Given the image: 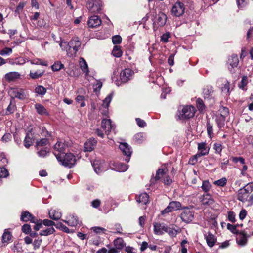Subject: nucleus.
I'll use <instances>...</instances> for the list:
<instances>
[{
  "instance_id": "f257e3e1",
  "label": "nucleus",
  "mask_w": 253,
  "mask_h": 253,
  "mask_svg": "<svg viewBox=\"0 0 253 253\" xmlns=\"http://www.w3.org/2000/svg\"><path fill=\"white\" fill-rule=\"evenodd\" d=\"M55 157L62 165L69 168H72L76 162L75 156L71 153L65 154L64 152V154L61 156L55 153Z\"/></svg>"
},
{
  "instance_id": "f03ea898",
  "label": "nucleus",
  "mask_w": 253,
  "mask_h": 253,
  "mask_svg": "<svg viewBox=\"0 0 253 253\" xmlns=\"http://www.w3.org/2000/svg\"><path fill=\"white\" fill-rule=\"evenodd\" d=\"M180 217L182 221L186 223L191 222L194 219V211L192 207H184Z\"/></svg>"
},
{
  "instance_id": "7ed1b4c3",
  "label": "nucleus",
  "mask_w": 253,
  "mask_h": 253,
  "mask_svg": "<svg viewBox=\"0 0 253 253\" xmlns=\"http://www.w3.org/2000/svg\"><path fill=\"white\" fill-rule=\"evenodd\" d=\"M68 44L67 55L69 57L73 56L79 50L81 42L78 38H74L68 42Z\"/></svg>"
},
{
  "instance_id": "20e7f679",
  "label": "nucleus",
  "mask_w": 253,
  "mask_h": 253,
  "mask_svg": "<svg viewBox=\"0 0 253 253\" xmlns=\"http://www.w3.org/2000/svg\"><path fill=\"white\" fill-rule=\"evenodd\" d=\"M195 113V109L192 106H186L181 110L178 109V116L180 119H189L193 117Z\"/></svg>"
},
{
  "instance_id": "39448f33",
  "label": "nucleus",
  "mask_w": 253,
  "mask_h": 253,
  "mask_svg": "<svg viewBox=\"0 0 253 253\" xmlns=\"http://www.w3.org/2000/svg\"><path fill=\"white\" fill-rule=\"evenodd\" d=\"M102 6V2L100 0H88L86 3V7L91 13L99 12Z\"/></svg>"
},
{
  "instance_id": "423d86ee",
  "label": "nucleus",
  "mask_w": 253,
  "mask_h": 253,
  "mask_svg": "<svg viewBox=\"0 0 253 253\" xmlns=\"http://www.w3.org/2000/svg\"><path fill=\"white\" fill-rule=\"evenodd\" d=\"M185 7L184 4L180 1H177L171 9L172 14L176 17H179L183 14Z\"/></svg>"
},
{
  "instance_id": "0eeeda50",
  "label": "nucleus",
  "mask_w": 253,
  "mask_h": 253,
  "mask_svg": "<svg viewBox=\"0 0 253 253\" xmlns=\"http://www.w3.org/2000/svg\"><path fill=\"white\" fill-rule=\"evenodd\" d=\"M250 190L252 191L251 185L248 184L245 186H243V188L238 190V200L242 202L247 200L249 195Z\"/></svg>"
},
{
  "instance_id": "6e6552de",
  "label": "nucleus",
  "mask_w": 253,
  "mask_h": 253,
  "mask_svg": "<svg viewBox=\"0 0 253 253\" xmlns=\"http://www.w3.org/2000/svg\"><path fill=\"white\" fill-rule=\"evenodd\" d=\"M119 148L123 154L126 156L125 158V161L128 162L132 154L131 147L127 143L123 142L120 144Z\"/></svg>"
},
{
  "instance_id": "1a4fd4ad",
  "label": "nucleus",
  "mask_w": 253,
  "mask_h": 253,
  "mask_svg": "<svg viewBox=\"0 0 253 253\" xmlns=\"http://www.w3.org/2000/svg\"><path fill=\"white\" fill-rule=\"evenodd\" d=\"M168 172V169L166 167V165H163L162 168L157 170L155 177H152L150 180V185L154 184L156 182L160 180L162 177L166 175Z\"/></svg>"
},
{
  "instance_id": "9d476101",
  "label": "nucleus",
  "mask_w": 253,
  "mask_h": 253,
  "mask_svg": "<svg viewBox=\"0 0 253 253\" xmlns=\"http://www.w3.org/2000/svg\"><path fill=\"white\" fill-rule=\"evenodd\" d=\"M133 74L134 72L131 69L125 68L120 74V80L122 83H126L132 79Z\"/></svg>"
},
{
  "instance_id": "9b49d317",
  "label": "nucleus",
  "mask_w": 253,
  "mask_h": 253,
  "mask_svg": "<svg viewBox=\"0 0 253 253\" xmlns=\"http://www.w3.org/2000/svg\"><path fill=\"white\" fill-rule=\"evenodd\" d=\"M228 68L231 73H235L237 67V56L234 54L229 57L227 62Z\"/></svg>"
},
{
  "instance_id": "f8f14e48",
  "label": "nucleus",
  "mask_w": 253,
  "mask_h": 253,
  "mask_svg": "<svg viewBox=\"0 0 253 253\" xmlns=\"http://www.w3.org/2000/svg\"><path fill=\"white\" fill-rule=\"evenodd\" d=\"M94 170L97 174H100L105 170L104 168V162L100 160L96 159L92 163Z\"/></svg>"
},
{
  "instance_id": "ddd939ff",
  "label": "nucleus",
  "mask_w": 253,
  "mask_h": 253,
  "mask_svg": "<svg viewBox=\"0 0 253 253\" xmlns=\"http://www.w3.org/2000/svg\"><path fill=\"white\" fill-rule=\"evenodd\" d=\"M181 232L180 227L175 224H170L167 226L166 233H168L171 237H175L177 234Z\"/></svg>"
},
{
  "instance_id": "4468645a",
  "label": "nucleus",
  "mask_w": 253,
  "mask_h": 253,
  "mask_svg": "<svg viewBox=\"0 0 253 253\" xmlns=\"http://www.w3.org/2000/svg\"><path fill=\"white\" fill-rule=\"evenodd\" d=\"M250 235L248 234L245 230L238 231V245L241 246H245L248 242V238Z\"/></svg>"
},
{
  "instance_id": "2eb2a0df",
  "label": "nucleus",
  "mask_w": 253,
  "mask_h": 253,
  "mask_svg": "<svg viewBox=\"0 0 253 253\" xmlns=\"http://www.w3.org/2000/svg\"><path fill=\"white\" fill-rule=\"evenodd\" d=\"M9 93L12 99L15 98H18L21 100H23L26 97V95L22 90H18L17 89H11Z\"/></svg>"
},
{
  "instance_id": "dca6fc26",
  "label": "nucleus",
  "mask_w": 253,
  "mask_h": 253,
  "mask_svg": "<svg viewBox=\"0 0 253 253\" xmlns=\"http://www.w3.org/2000/svg\"><path fill=\"white\" fill-rule=\"evenodd\" d=\"M154 232L156 235H162L166 233L167 225L160 223H154Z\"/></svg>"
},
{
  "instance_id": "f3484780",
  "label": "nucleus",
  "mask_w": 253,
  "mask_h": 253,
  "mask_svg": "<svg viewBox=\"0 0 253 253\" xmlns=\"http://www.w3.org/2000/svg\"><path fill=\"white\" fill-rule=\"evenodd\" d=\"M97 142V140H96L94 138H91L89 139H88L84 144V151H92L96 146Z\"/></svg>"
},
{
  "instance_id": "a211bd4d",
  "label": "nucleus",
  "mask_w": 253,
  "mask_h": 253,
  "mask_svg": "<svg viewBox=\"0 0 253 253\" xmlns=\"http://www.w3.org/2000/svg\"><path fill=\"white\" fill-rule=\"evenodd\" d=\"M205 142H202L198 144V153L195 156L196 158L206 155L209 153V149L207 148Z\"/></svg>"
},
{
  "instance_id": "6ab92c4d",
  "label": "nucleus",
  "mask_w": 253,
  "mask_h": 253,
  "mask_svg": "<svg viewBox=\"0 0 253 253\" xmlns=\"http://www.w3.org/2000/svg\"><path fill=\"white\" fill-rule=\"evenodd\" d=\"M204 237L208 245L211 248L213 247L216 242V238L211 232H208L204 234Z\"/></svg>"
},
{
  "instance_id": "aec40b11",
  "label": "nucleus",
  "mask_w": 253,
  "mask_h": 253,
  "mask_svg": "<svg viewBox=\"0 0 253 253\" xmlns=\"http://www.w3.org/2000/svg\"><path fill=\"white\" fill-rule=\"evenodd\" d=\"M62 221L72 227H75L79 224L78 217L74 214L70 215L66 220H62Z\"/></svg>"
},
{
  "instance_id": "412c9836",
  "label": "nucleus",
  "mask_w": 253,
  "mask_h": 253,
  "mask_svg": "<svg viewBox=\"0 0 253 253\" xmlns=\"http://www.w3.org/2000/svg\"><path fill=\"white\" fill-rule=\"evenodd\" d=\"M65 149V145L64 143L58 141L54 146L53 153L55 156V153L62 155L64 154Z\"/></svg>"
},
{
  "instance_id": "4be33fe9",
  "label": "nucleus",
  "mask_w": 253,
  "mask_h": 253,
  "mask_svg": "<svg viewBox=\"0 0 253 253\" xmlns=\"http://www.w3.org/2000/svg\"><path fill=\"white\" fill-rule=\"evenodd\" d=\"M101 128L105 130V133L109 135L113 128V126L110 119H103L101 122Z\"/></svg>"
},
{
  "instance_id": "5701e85b",
  "label": "nucleus",
  "mask_w": 253,
  "mask_h": 253,
  "mask_svg": "<svg viewBox=\"0 0 253 253\" xmlns=\"http://www.w3.org/2000/svg\"><path fill=\"white\" fill-rule=\"evenodd\" d=\"M101 23V20L98 16H91L88 20V25L90 28H95L99 26Z\"/></svg>"
},
{
  "instance_id": "b1692460",
  "label": "nucleus",
  "mask_w": 253,
  "mask_h": 253,
  "mask_svg": "<svg viewBox=\"0 0 253 253\" xmlns=\"http://www.w3.org/2000/svg\"><path fill=\"white\" fill-rule=\"evenodd\" d=\"M20 219L23 222H27L30 221L32 223H36L37 221V219L35 218V217H33V215L27 211L22 212Z\"/></svg>"
},
{
  "instance_id": "393cba45",
  "label": "nucleus",
  "mask_w": 253,
  "mask_h": 253,
  "mask_svg": "<svg viewBox=\"0 0 253 253\" xmlns=\"http://www.w3.org/2000/svg\"><path fill=\"white\" fill-rule=\"evenodd\" d=\"M201 202L204 205L209 206L213 204L214 201L209 193L203 194L201 198Z\"/></svg>"
},
{
  "instance_id": "a878e982",
  "label": "nucleus",
  "mask_w": 253,
  "mask_h": 253,
  "mask_svg": "<svg viewBox=\"0 0 253 253\" xmlns=\"http://www.w3.org/2000/svg\"><path fill=\"white\" fill-rule=\"evenodd\" d=\"M20 77V73L16 71L10 72L5 75V80L9 82L13 81L16 79H19Z\"/></svg>"
},
{
  "instance_id": "bb28decb",
  "label": "nucleus",
  "mask_w": 253,
  "mask_h": 253,
  "mask_svg": "<svg viewBox=\"0 0 253 253\" xmlns=\"http://www.w3.org/2000/svg\"><path fill=\"white\" fill-rule=\"evenodd\" d=\"M238 169L241 170L242 175H245V171L248 169V167L245 161V159L242 157H238Z\"/></svg>"
},
{
  "instance_id": "cd10ccee",
  "label": "nucleus",
  "mask_w": 253,
  "mask_h": 253,
  "mask_svg": "<svg viewBox=\"0 0 253 253\" xmlns=\"http://www.w3.org/2000/svg\"><path fill=\"white\" fill-rule=\"evenodd\" d=\"M49 217L54 220H57L61 217L62 214L59 210H51L48 212Z\"/></svg>"
},
{
  "instance_id": "c85d7f7f",
  "label": "nucleus",
  "mask_w": 253,
  "mask_h": 253,
  "mask_svg": "<svg viewBox=\"0 0 253 253\" xmlns=\"http://www.w3.org/2000/svg\"><path fill=\"white\" fill-rule=\"evenodd\" d=\"M136 199L137 202L146 205L149 201V196L146 193H143L137 196Z\"/></svg>"
},
{
  "instance_id": "c756f323",
  "label": "nucleus",
  "mask_w": 253,
  "mask_h": 253,
  "mask_svg": "<svg viewBox=\"0 0 253 253\" xmlns=\"http://www.w3.org/2000/svg\"><path fill=\"white\" fill-rule=\"evenodd\" d=\"M167 15L164 13H160L156 18V22L160 26H163L166 22Z\"/></svg>"
},
{
  "instance_id": "7c9ffc66",
  "label": "nucleus",
  "mask_w": 253,
  "mask_h": 253,
  "mask_svg": "<svg viewBox=\"0 0 253 253\" xmlns=\"http://www.w3.org/2000/svg\"><path fill=\"white\" fill-rule=\"evenodd\" d=\"M114 166L115 170L120 172H125L128 169V166L122 163H115Z\"/></svg>"
},
{
  "instance_id": "2f4dec72",
  "label": "nucleus",
  "mask_w": 253,
  "mask_h": 253,
  "mask_svg": "<svg viewBox=\"0 0 253 253\" xmlns=\"http://www.w3.org/2000/svg\"><path fill=\"white\" fill-rule=\"evenodd\" d=\"M8 62L10 64L14 65H23L26 62V60L21 57L15 58L14 59H9Z\"/></svg>"
},
{
  "instance_id": "473e14b6",
  "label": "nucleus",
  "mask_w": 253,
  "mask_h": 253,
  "mask_svg": "<svg viewBox=\"0 0 253 253\" xmlns=\"http://www.w3.org/2000/svg\"><path fill=\"white\" fill-rule=\"evenodd\" d=\"M225 119L222 116L216 115L215 121L219 129H222L224 127Z\"/></svg>"
},
{
  "instance_id": "72a5a7b5",
  "label": "nucleus",
  "mask_w": 253,
  "mask_h": 253,
  "mask_svg": "<svg viewBox=\"0 0 253 253\" xmlns=\"http://www.w3.org/2000/svg\"><path fill=\"white\" fill-rule=\"evenodd\" d=\"M35 108L39 114L48 115V113L44 107L39 103L35 105Z\"/></svg>"
},
{
  "instance_id": "f704fd0d",
  "label": "nucleus",
  "mask_w": 253,
  "mask_h": 253,
  "mask_svg": "<svg viewBox=\"0 0 253 253\" xmlns=\"http://www.w3.org/2000/svg\"><path fill=\"white\" fill-rule=\"evenodd\" d=\"M223 83V84L220 86L221 90L224 94L227 95L230 91L229 83L228 81L224 80Z\"/></svg>"
},
{
  "instance_id": "c9c22d12",
  "label": "nucleus",
  "mask_w": 253,
  "mask_h": 253,
  "mask_svg": "<svg viewBox=\"0 0 253 253\" xmlns=\"http://www.w3.org/2000/svg\"><path fill=\"white\" fill-rule=\"evenodd\" d=\"M113 92H111L109 94L106 98L103 100V102L102 104V106L105 108L107 109L109 106V104L112 99L113 96Z\"/></svg>"
},
{
  "instance_id": "e433bc0d",
  "label": "nucleus",
  "mask_w": 253,
  "mask_h": 253,
  "mask_svg": "<svg viewBox=\"0 0 253 253\" xmlns=\"http://www.w3.org/2000/svg\"><path fill=\"white\" fill-rule=\"evenodd\" d=\"M50 152V149L47 147H43L42 148H40L39 150H38L37 154L38 156L40 157H45L47 156Z\"/></svg>"
},
{
  "instance_id": "4c0bfd02",
  "label": "nucleus",
  "mask_w": 253,
  "mask_h": 253,
  "mask_svg": "<svg viewBox=\"0 0 253 253\" xmlns=\"http://www.w3.org/2000/svg\"><path fill=\"white\" fill-rule=\"evenodd\" d=\"M172 211L179 210L181 208V204L178 201L170 202L168 205Z\"/></svg>"
},
{
  "instance_id": "58836bf2",
  "label": "nucleus",
  "mask_w": 253,
  "mask_h": 253,
  "mask_svg": "<svg viewBox=\"0 0 253 253\" xmlns=\"http://www.w3.org/2000/svg\"><path fill=\"white\" fill-rule=\"evenodd\" d=\"M114 245L117 249H122L124 247L123 239L120 237L117 238L114 241Z\"/></svg>"
},
{
  "instance_id": "ea45409f",
  "label": "nucleus",
  "mask_w": 253,
  "mask_h": 253,
  "mask_svg": "<svg viewBox=\"0 0 253 253\" xmlns=\"http://www.w3.org/2000/svg\"><path fill=\"white\" fill-rule=\"evenodd\" d=\"M12 235L11 233L5 229L2 236V242L4 243H8V242L11 239Z\"/></svg>"
},
{
  "instance_id": "a19ab883",
  "label": "nucleus",
  "mask_w": 253,
  "mask_h": 253,
  "mask_svg": "<svg viewBox=\"0 0 253 253\" xmlns=\"http://www.w3.org/2000/svg\"><path fill=\"white\" fill-rule=\"evenodd\" d=\"M54 232V228L53 227H50L46 229L41 230L39 233V235L46 236L53 234Z\"/></svg>"
},
{
  "instance_id": "79ce46f5",
  "label": "nucleus",
  "mask_w": 253,
  "mask_h": 253,
  "mask_svg": "<svg viewBox=\"0 0 253 253\" xmlns=\"http://www.w3.org/2000/svg\"><path fill=\"white\" fill-rule=\"evenodd\" d=\"M43 73L44 71L38 70L34 72L30 71L29 76L32 79H37L42 77Z\"/></svg>"
},
{
  "instance_id": "37998d69",
  "label": "nucleus",
  "mask_w": 253,
  "mask_h": 253,
  "mask_svg": "<svg viewBox=\"0 0 253 253\" xmlns=\"http://www.w3.org/2000/svg\"><path fill=\"white\" fill-rule=\"evenodd\" d=\"M55 227L60 230H62L67 233L73 232V231L70 230L67 227H66L61 222H58L56 223Z\"/></svg>"
},
{
  "instance_id": "c03bdc74",
  "label": "nucleus",
  "mask_w": 253,
  "mask_h": 253,
  "mask_svg": "<svg viewBox=\"0 0 253 253\" xmlns=\"http://www.w3.org/2000/svg\"><path fill=\"white\" fill-rule=\"evenodd\" d=\"M112 54L116 57H120L122 55V51L121 49V47L115 45L113 49Z\"/></svg>"
},
{
  "instance_id": "a18cd8bd",
  "label": "nucleus",
  "mask_w": 253,
  "mask_h": 253,
  "mask_svg": "<svg viewBox=\"0 0 253 253\" xmlns=\"http://www.w3.org/2000/svg\"><path fill=\"white\" fill-rule=\"evenodd\" d=\"M145 139L144 134L143 133H138L136 134L134 137V141L137 143H141Z\"/></svg>"
},
{
  "instance_id": "49530a36",
  "label": "nucleus",
  "mask_w": 253,
  "mask_h": 253,
  "mask_svg": "<svg viewBox=\"0 0 253 253\" xmlns=\"http://www.w3.org/2000/svg\"><path fill=\"white\" fill-rule=\"evenodd\" d=\"M80 59L81 60L80 61L81 68L84 72L86 73V75H87L89 72L87 64L83 58H81Z\"/></svg>"
},
{
  "instance_id": "de8ad7c7",
  "label": "nucleus",
  "mask_w": 253,
  "mask_h": 253,
  "mask_svg": "<svg viewBox=\"0 0 253 253\" xmlns=\"http://www.w3.org/2000/svg\"><path fill=\"white\" fill-rule=\"evenodd\" d=\"M64 66L63 64L61 63L60 61H56L51 66V69L52 71H58L64 68Z\"/></svg>"
},
{
  "instance_id": "09e8293b",
  "label": "nucleus",
  "mask_w": 253,
  "mask_h": 253,
  "mask_svg": "<svg viewBox=\"0 0 253 253\" xmlns=\"http://www.w3.org/2000/svg\"><path fill=\"white\" fill-rule=\"evenodd\" d=\"M248 78L246 76H243L242 78V80L240 84H238V87L243 90H246L247 89L245 88L246 86L248 84Z\"/></svg>"
},
{
  "instance_id": "8fccbe9b",
  "label": "nucleus",
  "mask_w": 253,
  "mask_h": 253,
  "mask_svg": "<svg viewBox=\"0 0 253 253\" xmlns=\"http://www.w3.org/2000/svg\"><path fill=\"white\" fill-rule=\"evenodd\" d=\"M229 114V110L227 108L225 107H220L219 110V113L216 115L217 116H222L224 118H226Z\"/></svg>"
},
{
  "instance_id": "3c124183",
  "label": "nucleus",
  "mask_w": 253,
  "mask_h": 253,
  "mask_svg": "<svg viewBox=\"0 0 253 253\" xmlns=\"http://www.w3.org/2000/svg\"><path fill=\"white\" fill-rule=\"evenodd\" d=\"M211 187V185L210 184L208 180H205L203 181L201 188L202 190L205 192H208Z\"/></svg>"
},
{
  "instance_id": "603ef678",
  "label": "nucleus",
  "mask_w": 253,
  "mask_h": 253,
  "mask_svg": "<svg viewBox=\"0 0 253 253\" xmlns=\"http://www.w3.org/2000/svg\"><path fill=\"white\" fill-rule=\"evenodd\" d=\"M48 143V141L46 138H42L40 141H38L36 143L37 150H39L40 148L45 147Z\"/></svg>"
},
{
  "instance_id": "864d4df0",
  "label": "nucleus",
  "mask_w": 253,
  "mask_h": 253,
  "mask_svg": "<svg viewBox=\"0 0 253 253\" xmlns=\"http://www.w3.org/2000/svg\"><path fill=\"white\" fill-rule=\"evenodd\" d=\"M30 63L31 64H35V65H41L42 66H47V62L44 60H42L40 59L36 58L33 59L30 61Z\"/></svg>"
},
{
  "instance_id": "5fc2aeb1",
  "label": "nucleus",
  "mask_w": 253,
  "mask_h": 253,
  "mask_svg": "<svg viewBox=\"0 0 253 253\" xmlns=\"http://www.w3.org/2000/svg\"><path fill=\"white\" fill-rule=\"evenodd\" d=\"M35 92L39 95H44L46 92V89L41 85H39L35 88Z\"/></svg>"
},
{
  "instance_id": "6e6d98bb",
  "label": "nucleus",
  "mask_w": 253,
  "mask_h": 253,
  "mask_svg": "<svg viewBox=\"0 0 253 253\" xmlns=\"http://www.w3.org/2000/svg\"><path fill=\"white\" fill-rule=\"evenodd\" d=\"M207 130L209 137L211 139L213 136L212 125L209 122L207 123Z\"/></svg>"
},
{
  "instance_id": "4d7b16f0",
  "label": "nucleus",
  "mask_w": 253,
  "mask_h": 253,
  "mask_svg": "<svg viewBox=\"0 0 253 253\" xmlns=\"http://www.w3.org/2000/svg\"><path fill=\"white\" fill-rule=\"evenodd\" d=\"M15 109L16 106L14 103H12V100H11L9 105L7 108L6 114L7 115L13 113L15 111Z\"/></svg>"
},
{
  "instance_id": "13d9d810",
  "label": "nucleus",
  "mask_w": 253,
  "mask_h": 253,
  "mask_svg": "<svg viewBox=\"0 0 253 253\" xmlns=\"http://www.w3.org/2000/svg\"><path fill=\"white\" fill-rule=\"evenodd\" d=\"M9 175V172L7 169L4 168V167H0V177L2 179V178H6Z\"/></svg>"
},
{
  "instance_id": "bf43d9fd",
  "label": "nucleus",
  "mask_w": 253,
  "mask_h": 253,
  "mask_svg": "<svg viewBox=\"0 0 253 253\" xmlns=\"http://www.w3.org/2000/svg\"><path fill=\"white\" fill-rule=\"evenodd\" d=\"M33 144V139L27 134L24 139V146L28 148Z\"/></svg>"
},
{
  "instance_id": "052dcab7",
  "label": "nucleus",
  "mask_w": 253,
  "mask_h": 253,
  "mask_svg": "<svg viewBox=\"0 0 253 253\" xmlns=\"http://www.w3.org/2000/svg\"><path fill=\"white\" fill-rule=\"evenodd\" d=\"M196 105L198 109L200 111H203L205 109V105L201 99L198 98L197 99Z\"/></svg>"
},
{
  "instance_id": "680f3d73",
  "label": "nucleus",
  "mask_w": 253,
  "mask_h": 253,
  "mask_svg": "<svg viewBox=\"0 0 253 253\" xmlns=\"http://www.w3.org/2000/svg\"><path fill=\"white\" fill-rule=\"evenodd\" d=\"M213 149L216 154L221 155V151L222 150V146L220 143H215L213 145Z\"/></svg>"
},
{
  "instance_id": "e2e57ef3",
  "label": "nucleus",
  "mask_w": 253,
  "mask_h": 253,
  "mask_svg": "<svg viewBox=\"0 0 253 253\" xmlns=\"http://www.w3.org/2000/svg\"><path fill=\"white\" fill-rule=\"evenodd\" d=\"M248 4V0H238V9L243 10Z\"/></svg>"
},
{
  "instance_id": "0e129e2a",
  "label": "nucleus",
  "mask_w": 253,
  "mask_h": 253,
  "mask_svg": "<svg viewBox=\"0 0 253 253\" xmlns=\"http://www.w3.org/2000/svg\"><path fill=\"white\" fill-rule=\"evenodd\" d=\"M12 52V49L11 48L5 47L2 49L0 52L1 56H6L10 54Z\"/></svg>"
},
{
  "instance_id": "69168bd1",
  "label": "nucleus",
  "mask_w": 253,
  "mask_h": 253,
  "mask_svg": "<svg viewBox=\"0 0 253 253\" xmlns=\"http://www.w3.org/2000/svg\"><path fill=\"white\" fill-rule=\"evenodd\" d=\"M227 183V180L225 178L223 177L218 180L215 181L214 182V184L215 185L219 186H224L226 185Z\"/></svg>"
},
{
  "instance_id": "338daca9",
  "label": "nucleus",
  "mask_w": 253,
  "mask_h": 253,
  "mask_svg": "<svg viewBox=\"0 0 253 253\" xmlns=\"http://www.w3.org/2000/svg\"><path fill=\"white\" fill-rule=\"evenodd\" d=\"M112 42L114 44H118L122 42V38L120 35H115L112 37Z\"/></svg>"
},
{
  "instance_id": "774afa93",
  "label": "nucleus",
  "mask_w": 253,
  "mask_h": 253,
  "mask_svg": "<svg viewBox=\"0 0 253 253\" xmlns=\"http://www.w3.org/2000/svg\"><path fill=\"white\" fill-rule=\"evenodd\" d=\"M236 214L235 212L233 211H229L228 212V220L234 223L236 221Z\"/></svg>"
}]
</instances>
